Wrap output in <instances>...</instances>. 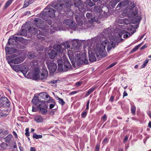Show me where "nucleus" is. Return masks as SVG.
<instances>
[{
    "mask_svg": "<svg viewBox=\"0 0 151 151\" xmlns=\"http://www.w3.org/2000/svg\"><path fill=\"white\" fill-rule=\"evenodd\" d=\"M88 53L89 60L91 62H93L96 60L95 54L99 56L98 53L102 57L106 56L105 50L106 46H107V40L106 38L102 34L99 37H95L93 39L88 41Z\"/></svg>",
    "mask_w": 151,
    "mask_h": 151,
    "instance_id": "1",
    "label": "nucleus"
},
{
    "mask_svg": "<svg viewBox=\"0 0 151 151\" xmlns=\"http://www.w3.org/2000/svg\"><path fill=\"white\" fill-rule=\"evenodd\" d=\"M129 29L132 31L131 34H129L124 29L121 30L118 34H115L114 33L112 32L110 28H108L104 30L102 35L106 40L108 44L107 50L108 52L115 47L116 42L119 43L123 41V40L121 39L122 35H123V37L124 38L131 36L136 32L135 29L137 28L138 26L134 24L131 25Z\"/></svg>",
    "mask_w": 151,
    "mask_h": 151,
    "instance_id": "2",
    "label": "nucleus"
},
{
    "mask_svg": "<svg viewBox=\"0 0 151 151\" xmlns=\"http://www.w3.org/2000/svg\"><path fill=\"white\" fill-rule=\"evenodd\" d=\"M73 5L72 0H58L57 2L53 1L50 5L47 6L44 9L42 14L52 18L55 16V10L51 6L55 8L59 12L70 10Z\"/></svg>",
    "mask_w": 151,
    "mask_h": 151,
    "instance_id": "3",
    "label": "nucleus"
},
{
    "mask_svg": "<svg viewBox=\"0 0 151 151\" xmlns=\"http://www.w3.org/2000/svg\"><path fill=\"white\" fill-rule=\"evenodd\" d=\"M136 6V4L134 2H131L122 13V15H120L121 17H122V16L124 15V16H127L129 17L134 18V19L133 20L130 19H126L125 22L127 24H130L132 23H137L140 21L141 19V17L138 15L137 9L135 7Z\"/></svg>",
    "mask_w": 151,
    "mask_h": 151,
    "instance_id": "4",
    "label": "nucleus"
},
{
    "mask_svg": "<svg viewBox=\"0 0 151 151\" xmlns=\"http://www.w3.org/2000/svg\"><path fill=\"white\" fill-rule=\"evenodd\" d=\"M91 11L94 13V16L91 13H88L86 14V17L90 19L91 22H99V19L103 21L104 18L106 17L108 15L107 12L102 11L100 6H96L91 9Z\"/></svg>",
    "mask_w": 151,
    "mask_h": 151,
    "instance_id": "5",
    "label": "nucleus"
},
{
    "mask_svg": "<svg viewBox=\"0 0 151 151\" xmlns=\"http://www.w3.org/2000/svg\"><path fill=\"white\" fill-rule=\"evenodd\" d=\"M75 54L70 50L68 51V55L74 68H76V65L80 66L83 64L88 63V60L86 59L85 54L77 53L76 55V58H74Z\"/></svg>",
    "mask_w": 151,
    "mask_h": 151,
    "instance_id": "6",
    "label": "nucleus"
},
{
    "mask_svg": "<svg viewBox=\"0 0 151 151\" xmlns=\"http://www.w3.org/2000/svg\"><path fill=\"white\" fill-rule=\"evenodd\" d=\"M40 63V62H39L38 59L37 58L32 60L30 63V65L33 68L35 67L33 76L36 79H42L45 77V75L40 72V70L37 66Z\"/></svg>",
    "mask_w": 151,
    "mask_h": 151,
    "instance_id": "7",
    "label": "nucleus"
},
{
    "mask_svg": "<svg viewBox=\"0 0 151 151\" xmlns=\"http://www.w3.org/2000/svg\"><path fill=\"white\" fill-rule=\"evenodd\" d=\"M41 97L39 96L38 98H34L32 102L34 103L40 109V112L43 114H45L47 112L46 109L47 106L44 103L43 100H41Z\"/></svg>",
    "mask_w": 151,
    "mask_h": 151,
    "instance_id": "8",
    "label": "nucleus"
},
{
    "mask_svg": "<svg viewBox=\"0 0 151 151\" xmlns=\"http://www.w3.org/2000/svg\"><path fill=\"white\" fill-rule=\"evenodd\" d=\"M73 3L75 6L78 7L79 9L84 8V4H87L90 7L95 5L91 0H74Z\"/></svg>",
    "mask_w": 151,
    "mask_h": 151,
    "instance_id": "9",
    "label": "nucleus"
},
{
    "mask_svg": "<svg viewBox=\"0 0 151 151\" xmlns=\"http://www.w3.org/2000/svg\"><path fill=\"white\" fill-rule=\"evenodd\" d=\"M34 23L36 27L45 32H48L49 29L50 27L46 25L45 22L40 18H35L34 20Z\"/></svg>",
    "mask_w": 151,
    "mask_h": 151,
    "instance_id": "10",
    "label": "nucleus"
},
{
    "mask_svg": "<svg viewBox=\"0 0 151 151\" xmlns=\"http://www.w3.org/2000/svg\"><path fill=\"white\" fill-rule=\"evenodd\" d=\"M17 55L15 54L6 56V59L8 63L10 65H12V63L18 64L21 63L23 61L22 58L19 57L14 59H12L16 57Z\"/></svg>",
    "mask_w": 151,
    "mask_h": 151,
    "instance_id": "11",
    "label": "nucleus"
},
{
    "mask_svg": "<svg viewBox=\"0 0 151 151\" xmlns=\"http://www.w3.org/2000/svg\"><path fill=\"white\" fill-rule=\"evenodd\" d=\"M81 41L78 39H74L73 40L71 50L70 49L68 50H71L73 52L76 53V52H79L78 51L81 46Z\"/></svg>",
    "mask_w": 151,
    "mask_h": 151,
    "instance_id": "12",
    "label": "nucleus"
},
{
    "mask_svg": "<svg viewBox=\"0 0 151 151\" xmlns=\"http://www.w3.org/2000/svg\"><path fill=\"white\" fill-rule=\"evenodd\" d=\"M56 62L55 60H47L46 61V63L50 73H53L56 70L57 68Z\"/></svg>",
    "mask_w": 151,
    "mask_h": 151,
    "instance_id": "13",
    "label": "nucleus"
},
{
    "mask_svg": "<svg viewBox=\"0 0 151 151\" xmlns=\"http://www.w3.org/2000/svg\"><path fill=\"white\" fill-rule=\"evenodd\" d=\"M53 48L54 49L56 50L58 53L61 54V55L59 56L60 58L62 57H63V59L65 61V62L66 61H68L65 55L66 51L60 45L55 44L53 46Z\"/></svg>",
    "mask_w": 151,
    "mask_h": 151,
    "instance_id": "14",
    "label": "nucleus"
},
{
    "mask_svg": "<svg viewBox=\"0 0 151 151\" xmlns=\"http://www.w3.org/2000/svg\"><path fill=\"white\" fill-rule=\"evenodd\" d=\"M39 96L41 97L42 99L49 98V102H52L53 104H51L50 105V109H51L53 108L55 105L54 101L49 96L48 94L46 92H43L40 93L39 94Z\"/></svg>",
    "mask_w": 151,
    "mask_h": 151,
    "instance_id": "15",
    "label": "nucleus"
},
{
    "mask_svg": "<svg viewBox=\"0 0 151 151\" xmlns=\"http://www.w3.org/2000/svg\"><path fill=\"white\" fill-rule=\"evenodd\" d=\"M63 24L65 25L68 26L71 29L76 27V25L74 22L69 19H66L63 22Z\"/></svg>",
    "mask_w": 151,
    "mask_h": 151,
    "instance_id": "16",
    "label": "nucleus"
},
{
    "mask_svg": "<svg viewBox=\"0 0 151 151\" xmlns=\"http://www.w3.org/2000/svg\"><path fill=\"white\" fill-rule=\"evenodd\" d=\"M16 35H15L14 36H11L10 37L8 42V43L9 45H10L12 42H13L14 40L15 42L17 41L21 42L23 40V38L17 37L16 36Z\"/></svg>",
    "mask_w": 151,
    "mask_h": 151,
    "instance_id": "17",
    "label": "nucleus"
},
{
    "mask_svg": "<svg viewBox=\"0 0 151 151\" xmlns=\"http://www.w3.org/2000/svg\"><path fill=\"white\" fill-rule=\"evenodd\" d=\"M0 103L4 107H8L10 104V102L6 97H2L0 100Z\"/></svg>",
    "mask_w": 151,
    "mask_h": 151,
    "instance_id": "18",
    "label": "nucleus"
},
{
    "mask_svg": "<svg viewBox=\"0 0 151 151\" xmlns=\"http://www.w3.org/2000/svg\"><path fill=\"white\" fill-rule=\"evenodd\" d=\"M55 50H49L48 52L49 57L52 59H55L57 55V51Z\"/></svg>",
    "mask_w": 151,
    "mask_h": 151,
    "instance_id": "19",
    "label": "nucleus"
},
{
    "mask_svg": "<svg viewBox=\"0 0 151 151\" xmlns=\"http://www.w3.org/2000/svg\"><path fill=\"white\" fill-rule=\"evenodd\" d=\"M41 30H40L39 29V34H41L42 35H43V34L41 33ZM28 31L29 32H30L32 34L35 35L37 33H38V32L37 30V29H36V28L34 27H30L28 29Z\"/></svg>",
    "mask_w": 151,
    "mask_h": 151,
    "instance_id": "20",
    "label": "nucleus"
},
{
    "mask_svg": "<svg viewBox=\"0 0 151 151\" xmlns=\"http://www.w3.org/2000/svg\"><path fill=\"white\" fill-rule=\"evenodd\" d=\"M72 68L71 66L68 61H66L64 63V71H67Z\"/></svg>",
    "mask_w": 151,
    "mask_h": 151,
    "instance_id": "21",
    "label": "nucleus"
},
{
    "mask_svg": "<svg viewBox=\"0 0 151 151\" xmlns=\"http://www.w3.org/2000/svg\"><path fill=\"white\" fill-rule=\"evenodd\" d=\"M129 1L127 0H124L123 1H121L118 5L116 8L119 9L120 8L123 7L128 4Z\"/></svg>",
    "mask_w": 151,
    "mask_h": 151,
    "instance_id": "22",
    "label": "nucleus"
},
{
    "mask_svg": "<svg viewBox=\"0 0 151 151\" xmlns=\"http://www.w3.org/2000/svg\"><path fill=\"white\" fill-rule=\"evenodd\" d=\"M34 120L37 122H42L43 121V118L41 116L38 115L35 116Z\"/></svg>",
    "mask_w": 151,
    "mask_h": 151,
    "instance_id": "23",
    "label": "nucleus"
},
{
    "mask_svg": "<svg viewBox=\"0 0 151 151\" xmlns=\"http://www.w3.org/2000/svg\"><path fill=\"white\" fill-rule=\"evenodd\" d=\"M8 145L5 143L0 141V151H3L6 149Z\"/></svg>",
    "mask_w": 151,
    "mask_h": 151,
    "instance_id": "24",
    "label": "nucleus"
},
{
    "mask_svg": "<svg viewBox=\"0 0 151 151\" xmlns=\"http://www.w3.org/2000/svg\"><path fill=\"white\" fill-rule=\"evenodd\" d=\"M34 1V0H25L23 6V7H26L29 4L32 3Z\"/></svg>",
    "mask_w": 151,
    "mask_h": 151,
    "instance_id": "25",
    "label": "nucleus"
},
{
    "mask_svg": "<svg viewBox=\"0 0 151 151\" xmlns=\"http://www.w3.org/2000/svg\"><path fill=\"white\" fill-rule=\"evenodd\" d=\"M11 66L12 67L13 70L16 72H18L21 70V67L20 65H14L13 66L11 65Z\"/></svg>",
    "mask_w": 151,
    "mask_h": 151,
    "instance_id": "26",
    "label": "nucleus"
},
{
    "mask_svg": "<svg viewBox=\"0 0 151 151\" xmlns=\"http://www.w3.org/2000/svg\"><path fill=\"white\" fill-rule=\"evenodd\" d=\"M6 52H7L9 54H11L14 53L15 51L14 49L12 48L8 47L5 48Z\"/></svg>",
    "mask_w": 151,
    "mask_h": 151,
    "instance_id": "27",
    "label": "nucleus"
},
{
    "mask_svg": "<svg viewBox=\"0 0 151 151\" xmlns=\"http://www.w3.org/2000/svg\"><path fill=\"white\" fill-rule=\"evenodd\" d=\"M60 45L63 48L65 49H65H69H69L71 50V48H70V45L68 42H66L64 45H62V46Z\"/></svg>",
    "mask_w": 151,
    "mask_h": 151,
    "instance_id": "28",
    "label": "nucleus"
},
{
    "mask_svg": "<svg viewBox=\"0 0 151 151\" xmlns=\"http://www.w3.org/2000/svg\"><path fill=\"white\" fill-rule=\"evenodd\" d=\"M17 35H20L25 36L27 35V32L25 29H22L21 32L19 33H18Z\"/></svg>",
    "mask_w": 151,
    "mask_h": 151,
    "instance_id": "29",
    "label": "nucleus"
},
{
    "mask_svg": "<svg viewBox=\"0 0 151 151\" xmlns=\"http://www.w3.org/2000/svg\"><path fill=\"white\" fill-rule=\"evenodd\" d=\"M12 137L13 136L11 134H9L4 138L5 141L6 142H8Z\"/></svg>",
    "mask_w": 151,
    "mask_h": 151,
    "instance_id": "30",
    "label": "nucleus"
},
{
    "mask_svg": "<svg viewBox=\"0 0 151 151\" xmlns=\"http://www.w3.org/2000/svg\"><path fill=\"white\" fill-rule=\"evenodd\" d=\"M20 71L23 73L24 75H25L26 74L28 71V68L26 67H24L23 69H22V68H21Z\"/></svg>",
    "mask_w": 151,
    "mask_h": 151,
    "instance_id": "31",
    "label": "nucleus"
},
{
    "mask_svg": "<svg viewBox=\"0 0 151 151\" xmlns=\"http://www.w3.org/2000/svg\"><path fill=\"white\" fill-rule=\"evenodd\" d=\"M28 56L29 59L34 58H35L37 57L35 54H32L31 53L29 52L28 54Z\"/></svg>",
    "mask_w": 151,
    "mask_h": 151,
    "instance_id": "32",
    "label": "nucleus"
},
{
    "mask_svg": "<svg viewBox=\"0 0 151 151\" xmlns=\"http://www.w3.org/2000/svg\"><path fill=\"white\" fill-rule=\"evenodd\" d=\"M33 137L36 139L41 138H42V135H38L36 133H34L33 135Z\"/></svg>",
    "mask_w": 151,
    "mask_h": 151,
    "instance_id": "33",
    "label": "nucleus"
},
{
    "mask_svg": "<svg viewBox=\"0 0 151 151\" xmlns=\"http://www.w3.org/2000/svg\"><path fill=\"white\" fill-rule=\"evenodd\" d=\"M13 0H9L6 2L5 6V9H6L10 5V4L12 3Z\"/></svg>",
    "mask_w": 151,
    "mask_h": 151,
    "instance_id": "34",
    "label": "nucleus"
},
{
    "mask_svg": "<svg viewBox=\"0 0 151 151\" xmlns=\"http://www.w3.org/2000/svg\"><path fill=\"white\" fill-rule=\"evenodd\" d=\"M58 70L60 71H64V67L63 68V64H58Z\"/></svg>",
    "mask_w": 151,
    "mask_h": 151,
    "instance_id": "35",
    "label": "nucleus"
},
{
    "mask_svg": "<svg viewBox=\"0 0 151 151\" xmlns=\"http://www.w3.org/2000/svg\"><path fill=\"white\" fill-rule=\"evenodd\" d=\"M58 102L60 104L63 106L65 104V102L62 99H61L59 97H58Z\"/></svg>",
    "mask_w": 151,
    "mask_h": 151,
    "instance_id": "36",
    "label": "nucleus"
},
{
    "mask_svg": "<svg viewBox=\"0 0 151 151\" xmlns=\"http://www.w3.org/2000/svg\"><path fill=\"white\" fill-rule=\"evenodd\" d=\"M136 108V107L134 106H132L131 107V112L132 114L133 115H134L135 114Z\"/></svg>",
    "mask_w": 151,
    "mask_h": 151,
    "instance_id": "37",
    "label": "nucleus"
},
{
    "mask_svg": "<svg viewBox=\"0 0 151 151\" xmlns=\"http://www.w3.org/2000/svg\"><path fill=\"white\" fill-rule=\"evenodd\" d=\"M139 46L138 45L136 46V47L133 48L130 51V52L131 53H133L136 51H137L139 48Z\"/></svg>",
    "mask_w": 151,
    "mask_h": 151,
    "instance_id": "38",
    "label": "nucleus"
},
{
    "mask_svg": "<svg viewBox=\"0 0 151 151\" xmlns=\"http://www.w3.org/2000/svg\"><path fill=\"white\" fill-rule=\"evenodd\" d=\"M148 63V60H146L144 62L143 64L142 65L141 68H145L147 64V63Z\"/></svg>",
    "mask_w": 151,
    "mask_h": 151,
    "instance_id": "39",
    "label": "nucleus"
},
{
    "mask_svg": "<svg viewBox=\"0 0 151 151\" xmlns=\"http://www.w3.org/2000/svg\"><path fill=\"white\" fill-rule=\"evenodd\" d=\"M87 112L86 111H83L81 114V116L83 118H85L87 114Z\"/></svg>",
    "mask_w": 151,
    "mask_h": 151,
    "instance_id": "40",
    "label": "nucleus"
},
{
    "mask_svg": "<svg viewBox=\"0 0 151 151\" xmlns=\"http://www.w3.org/2000/svg\"><path fill=\"white\" fill-rule=\"evenodd\" d=\"M95 87H93L90 88V89H89L88 91L87 92L88 93H89V94L91 93H92L94 90H95Z\"/></svg>",
    "mask_w": 151,
    "mask_h": 151,
    "instance_id": "41",
    "label": "nucleus"
},
{
    "mask_svg": "<svg viewBox=\"0 0 151 151\" xmlns=\"http://www.w3.org/2000/svg\"><path fill=\"white\" fill-rule=\"evenodd\" d=\"M116 64V62H114L112 63L111 65H109L108 67L107 68L108 69L110 68L113 66H114V65H115Z\"/></svg>",
    "mask_w": 151,
    "mask_h": 151,
    "instance_id": "42",
    "label": "nucleus"
},
{
    "mask_svg": "<svg viewBox=\"0 0 151 151\" xmlns=\"http://www.w3.org/2000/svg\"><path fill=\"white\" fill-rule=\"evenodd\" d=\"M75 18L76 20V21H78L80 20L81 17L78 15H76L75 16Z\"/></svg>",
    "mask_w": 151,
    "mask_h": 151,
    "instance_id": "43",
    "label": "nucleus"
},
{
    "mask_svg": "<svg viewBox=\"0 0 151 151\" xmlns=\"http://www.w3.org/2000/svg\"><path fill=\"white\" fill-rule=\"evenodd\" d=\"M89 103H90V100H88V101H87V103L86 107V110H88V109L89 105Z\"/></svg>",
    "mask_w": 151,
    "mask_h": 151,
    "instance_id": "44",
    "label": "nucleus"
},
{
    "mask_svg": "<svg viewBox=\"0 0 151 151\" xmlns=\"http://www.w3.org/2000/svg\"><path fill=\"white\" fill-rule=\"evenodd\" d=\"M118 1L117 0H115L114 1H111V4L112 3H114V6H115L116 4L118 3Z\"/></svg>",
    "mask_w": 151,
    "mask_h": 151,
    "instance_id": "45",
    "label": "nucleus"
},
{
    "mask_svg": "<svg viewBox=\"0 0 151 151\" xmlns=\"http://www.w3.org/2000/svg\"><path fill=\"white\" fill-rule=\"evenodd\" d=\"M107 118V116L106 114H104L102 117V119L104 121H106Z\"/></svg>",
    "mask_w": 151,
    "mask_h": 151,
    "instance_id": "46",
    "label": "nucleus"
},
{
    "mask_svg": "<svg viewBox=\"0 0 151 151\" xmlns=\"http://www.w3.org/2000/svg\"><path fill=\"white\" fill-rule=\"evenodd\" d=\"M63 62L62 59H59L58 60V64H63Z\"/></svg>",
    "mask_w": 151,
    "mask_h": 151,
    "instance_id": "47",
    "label": "nucleus"
},
{
    "mask_svg": "<svg viewBox=\"0 0 151 151\" xmlns=\"http://www.w3.org/2000/svg\"><path fill=\"white\" fill-rule=\"evenodd\" d=\"M39 40L40 41L44 40L45 39V38L44 37L41 36H40L39 37Z\"/></svg>",
    "mask_w": 151,
    "mask_h": 151,
    "instance_id": "48",
    "label": "nucleus"
},
{
    "mask_svg": "<svg viewBox=\"0 0 151 151\" xmlns=\"http://www.w3.org/2000/svg\"><path fill=\"white\" fill-rule=\"evenodd\" d=\"M9 134V131H7V130H5L3 132H2L1 133V134H3L4 135V134Z\"/></svg>",
    "mask_w": 151,
    "mask_h": 151,
    "instance_id": "49",
    "label": "nucleus"
},
{
    "mask_svg": "<svg viewBox=\"0 0 151 151\" xmlns=\"http://www.w3.org/2000/svg\"><path fill=\"white\" fill-rule=\"evenodd\" d=\"M99 146L97 145H96V147L95 151H99Z\"/></svg>",
    "mask_w": 151,
    "mask_h": 151,
    "instance_id": "50",
    "label": "nucleus"
},
{
    "mask_svg": "<svg viewBox=\"0 0 151 151\" xmlns=\"http://www.w3.org/2000/svg\"><path fill=\"white\" fill-rule=\"evenodd\" d=\"M108 142V140L107 138H106L104 139L103 141V143L104 144H106Z\"/></svg>",
    "mask_w": 151,
    "mask_h": 151,
    "instance_id": "51",
    "label": "nucleus"
},
{
    "mask_svg": "<svg viewBox=\"0 0 151 151\" xmlns=\"http://www.w3.org/2000/svg\"><path fill=\"white\" fill-rule=\"evenodd\" d=\"M128 138V137L127 136H126L125 137V138L124 139L123 142L125 143L127 140Z\"/></svg>",
    "mask_w": 151,
    "mask_h": 151,
    "instance_id": "52",
    "label": "nucleus"
},
{
    "mask_svg": "<svg viewBox=\"0 0 151 151\" xmlns=\"http://www.w3.org/2000/svg\"><path fill=\"white\" fill-rule=\"evenodd\" d=\"M128 95L126 91H124L123 93V97L127 96Z\"/></svg>",
    "mask_w": 151,
    "mask_h": 151,
    "instance_id": "53",
    "label": "nucleus"
},
{
    "mask_svg": "<svg viewBox=\"0 0 151 151\" xmlns=\"http://www.w3.org/2000/svg\"><path fill=\"white\" fill-rule=\"evenodd\" d=\"M114 97L113 96H111L110 99V101L113 102L114 100Z\"/></svg>",
    "mask_w": 151,
    "mask_h": 151,
    "instance_id": "54",
    "label": "nucleus"
},
{
    "mask_svg": "<svg viewBox=\"0 0 151 151\" xmlns=\"http://www.w3.org/2000/svg\"><path fill=\"white\" fill-rule=\"evenodd\" d=\"M32 111L33 112H36L37 111V109H36L35 108H34V107L32 106Z\"/></svg>",
    "mask_w": 151,
    "mask_h": 151,
    "instance_id": "55",
    "label": "nucleus"
},
{
    "mask_svg": "<svg viewBox=\"0 0 151 151\" xmlns=\"http://www.w3.org/2000/svg\"><path fill=\"white\" fill-rule=\"evenodd\" d=\"M81 82H77L76 84V86H79L81 84Z\"/></svg>",
    "mask_w": 151,
    "mask_h": 151,
    "instance_id": "56",
    "label": "nucleus"
},
{
    "mask_svg": "<svg viewBox=\"0 0 151 151\" xmlns=\"http://www.w3.org/2000/svg\"><path fill=\"white\" fill-rule=\"evenodd\" d=\"M77 93V91H72V92H71L70 93V94L71 95H73V94H74L76 93Z\"/></svg>",
    "mask_w": 151,
    "mask_h": 151,
    "instance_id": "57",
    "label": "nucleus"
},
{
    "mask_svg": "<svg viewBox=\"0 0 151 151\" xmlns=\"http://www.w3.org/2000/svg\"><path fill=\"white\" fill-rule=\"evenodd\" d=\"M30 151H35V148L31 147L30 149Z\"/></svg>",
    "mask_w": 151,
    "mask_h": 151,
    "instance_id": "58",
    "label": "nucleus"
},
{
    "mask_svg": "<svg viewBox=\"0 0 151 151\" xmlns=\"http://www.w3.org/2000/svg\"><path fill=\"white\" fill-rule=\"evenodd\" d=\"M13 133L14 136L15 137H17V135L16 133L14 131H13Z\"/></svg>",
    "mask_w": 151,
    "mask_h": 151,
    "instance_id": "59",
    "label": "nucleus"
},
{
    "mask_svg": "<svg viewBox=\"0 0 151 151\" xmlns=\"http://www.w3.org/2000/svg\"><path fill=\"white\" fill-rule=\"evenodd\" d=\"M25 134L27 137H28L29 136V132H26Z\"/></svg>",
    "mask_w": 151,
    "mask_h": 151,
    "instance_id": "60",
    "label": "nucleus"
},
{
    "mask_svg": "<svg viewBox=\"0 0 151 151\" xmlns=\"http://www.w3.org/2000/svg\"><path fill=\"white\" fill-rule=\"evenodd\" d=\"M148 127L150 128H151V121H150L148 124Z\"/></svg>",
    "mask_w": 151,
    "mask_h": 151,
    "instance_id": "61",
    "label": "nucleus"
},
{
    "mask_svg": "<svg viewBox=\"0 0 151 151\" xmlns=\"http://www.w3.org/2000/svg\"><path fill=\"white\" fill-rule=\"evenodd\" d=\"M148 116L151 118V112L149 111L148 112Z\"/></svg>",
    "mask_w": 151,
    "mask_h": 151,
    "instance_id": "62",
    "label": "nucleus"
},
{
    "mask_svg": "<svg viewBox=\"0 0 151 151\" xmlns=\"http://www.w3.org/2000/svg\"><path fill=\"white\" fill-rule=\"evenodd\" d=\"M89 94H89V93H88L87 92L85 94V96L86 97H87L88 96Z\"/></svg>",
    "mask_w": 151,
    "mask_h": 151,
    "instance_id": "63",
    "label": "nucleus"
},
{
    "mask_svg": "<svg viewBox=\"0 0 151 151\" xmlns=\"http://www.w3.org/2000/svg\"><path fill=\"white\" fill-rule=\"evenodd\" d=\"M43 49L42 48V47L41 48H40V49H37V50H39L40 51H43Z\"/></svg>",
    "mask_w": 151,
    "mask_h": 151,
    "instance_id": "64",
    "label": "nucleus"
}]
</instances>
